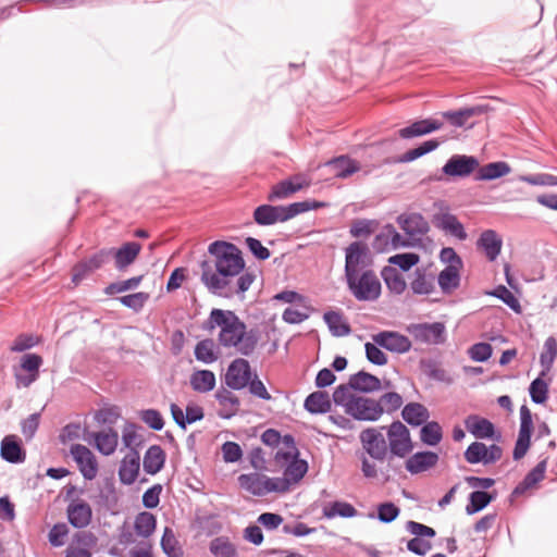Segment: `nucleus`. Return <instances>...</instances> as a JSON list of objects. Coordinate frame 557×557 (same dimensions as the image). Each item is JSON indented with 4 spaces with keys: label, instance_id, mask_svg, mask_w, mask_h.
Returning a JSON list of instances; mask_svg holds the SVG:
<instances>
[{
    "label": "nucleus",
    "instance_id": "obj_25",
    "mask_svg": "<svg viewBox=\"0 0 557 557\" xmlns=\"http://www.w3.org/2000/svg\"><path fill=\"white\" fill-rule=\"evenodd\" d=\"M140 456L136 449H131L129 453L122 459L119 468L120 481L125 485L133 484L139 473Z\"/></svg>",
    "mask_w": 557,
    "mask_h": 557
},
{
    "label": "nucleus",
    "instance_id": "obj_2",
    "mask_svg": "<svg viewBox=\"0 0 557 557\" xmlns=\"http://www.w3.org/2000/svg\"><path fill=\"white\" fill-rule=\"evenodd\" d=\"M219 327V344L224 348H235L243 356H250L256 350L259 335L256 330H247V325L231 310L212 309L205 329L212 331Z\"/></svg>",
    "mask_w": 557,
    "mask_h": 557
},
{
    "label": "nucleus",
    "instance_id": "obj_39",
    "mask_svg": "<svg viewBox=\"0 0 557 557\" xmlns=\"http://www.w3.org/2000/svg\"><path fill=\"white\" fill-rule=\"evenodd\" d=\"M95 446L104 456L113 454L117 446L119 435L113 429L104 432L92 433Z\"/></svg>",
    "mask_w": 557,
    "mask_h": 557
},
{
    "label": "nucleus",
    "instance_id": "obj_34",
    "mask_svg": "<svg viewBox=\"0 0 557 557\" xmlns=\"http://www.w3.org/2000/svg\"><path fill=\"white\" fill-rule=\"evenodd\" d=\"M304 408L313 414L326 413L332 408V401L326 392L317 391L306 397Z\"/></svg>",
    "mask_w": 557,
    "mask_h": 557
},
{
    "label": "nucleus",
    "instance_id": "obj_57",
    "mask_svg": "<svg viewBox=\"0 0 557 557\" xmlns=\"http://www.w3.org/2000/svg\"><path fill=\"white\" fill-rule=\"evenodd\" d=\"M381 404V408L383 409V413H392L397 411L404 404L403 396L396 392H387L383 394L379 400Z\"/></svg>",
    "mask_w": 557,
    "mask_h": 557
},
{
    "label": "nucleus",
    "instance_id": "obj_12",
    "mask_svg": "<svg viewBox=\"0 0 557 557\" xmlns=\"http://www.w3.org/2000/svg\"><path fill=\"white\" fill-rule=\"evenodd\" d=\"M369 249L361 242H354L345 249V276L370 270L368 267Z\"/></svg>",
    "mask_w": 557,
    "mask_h": 557
},
{
    "label": "nucleus",
    "instance_id": "obj_32",
    "mask_svg": "<svg viewBox=\"0 0 557 557\" xmlns=\"http://www.w3.org/2000/svg\"><path fill=\"white\" fill-rule=\"evenodd\" d=\"M215 398L222 407V409L219 411V416L221 418L231 419L237 413L239 408V399L231 391L226 388H220L215 393Z\"/></svg>",
    "mask_w": 557,
    "mask_h": 557
},
{
    "label": "nucleus",
    "instance_id": "obj_42",
    "mask_svg": "<svg viewBox=\"0 0 557 557\" xmlns=\"http://www.w3.org/2000/svg\"><path fill=\"white\" fill-rule=\"evenodd\" d=\"M410 288L416 295H430L434 292V277L424 270L417 269L414 278L410 282Z\"/></svg>",
    "mask_w": 557,
    "mask_h": 557
},
{
    "label": "nucleus",
    "instance_id": "obj_52",
    "mask_svg": "<svg viewBox=\"0 0 557 557\" xmlns=\"http://www.w3.org/2000/svg\"><path fill=\"white\" fill-rule=\"evenodd\" d=\"M209 550L214 557H237L235 546L225 536H219L210 542Z\"/></svg>",
    "mask_w": 557,
    "mask_h": 557
},
{
    "label": "nucleus",
    "instance_id": "obj_17",
    "mask_svg": "<svg viewBox=\"0 0 557 557\" xmlns=\"http://www.w3.org/2000/svg\"><path fill=\"white\" fill-rule=\"evenodd\" d=\"M479 160L473 156L454 154L442 168L444 174L453 177H467L476 168H479Z\"/></svg>",
    "mask_w": 557,
    "mask_h": 557
},
{
    "label": "nucleus",
    "instance_id": "obj_38",
    "mask_svg": "<svg viewBox=\"0 0 557 557\" xmlns=\"http://www.w3.org/2000/svg\"><path fill=\"white\" fill-rule=\"evenodd\" d=\"M547 460L540 461L513 490V495H522L525 491L533 487L544 479Z\"/></svg>",
    "mask_w": 557,
    "mask_h": 557
},
{
    "label": "nucleus",
    "instance_id": "obj_11",
    "mask_svg": "<svg viewBox=\"0 0 557 557\" xmlns=\"http://www.w3.org/2000/svg\"><path fill=\"white\" fill-rule=\"evenodd\" d=\"M376 399L358 396L349 407L348 416L358 421L375 422L383 416V409Z\"/></svg>",
    "mask_w": 557,
    "mask_h": 557
},
{
    "label": "nucleus",
    "instance_id": "obj_31",
    "mask_svg": "<svg viewBox=\"0 0 557 557\" xmlns=\"http://www.w3.org/2000/svg\"><path fill=\"white\" fill-rule=\"evenodd\" d=\"M503 240L493 230L481 233L478 239V247L481 248L490 261H494L500 253Z\"/></svg>",
    "mask_w": 557,
    "mask_h": 557
},
{
    "label": "nucleus",
    "instance_id": "obj_26",
    "mask_svg": "<svg viewBox=\"0 0 557 557\" xmlns=\"http://www.w3.org/2000/svg\"><path fill=\"white\" fill-rule=\"evenodd\" d=\"M443 123L434 119H424L416 121L410 125L403 127L398 131V135L403 139H412L423 135L431 134L435 131L441 129Z\"/></svg>",
    "mask_w": 557,
    "mask_h": 557
},
{
    "label": "nucleus",
    "instance_id": "obj_51",
    "mask_svg": "<svg viewBox=\"0 0 557 557\" xmlns=\"http://www.w3.org/2000/svg\"><path fill=\"white\" fill-rule=\"evenodd\" d=\"M557 356V341L554 336H549L544 342L543 351L540 355V363L543 368L542 375L548 372Z\"/></svg>",
    "mask_w": 557,
    "mask_h": 557
},
{
    "label": "nucleus",
    "instance_id": "obj_46",
    "mask_svg": "<svg viewBox=\"0 0 557 557\" xmlns=\"http://www.w3.org/2000/svg\"><path fill=\"white\" fill-rule=\"evenodd\" d=\"M495 499V494L485 491H474L469 495V502L466 506L467 515H474L483 510Z\"/></svg>",
    "mask_w": 557,
    "mask_h": 557
},
{
    "label": "nucleus",
    "instance_id": "obj_43",
    "mask_svg": "<svg viewBox=\"0 0 557 557\" xmlns=\"http://www.w3.org/2000/svg\"><path fill=\"white\" fill-rule=\"evenodd\" d=\"M195 358L206 364L213 363L218 360L219 354L215 343L211 338L198 342L195 346Z\"/></svg>",
    "mask_w": 557,
    "mask_h": 557
},
{
    "label": "nucleus",
    "instance_id": "obj_36",
    "mask_svg": "<svg viewBox=\"0 0 557 557\" xmlns=\"http://www.w3.org/2000/svg\"><path fill=\"white\" fill-rule=\"evenodd\" d=\"M165 454L159 445L150 446L144 456V470L148 474L158 473L164 466Z\"/></svg>",
    "mask_w": 557,
    "mask_h": 557
},
{
    "label": "nucleus",
    "instance_id": "obj_22",
    "mask_svg": "<svg viewBox=\"0 0 557 557\" xmlns=\"http://www.w3.org/2000/svg\"><path fill=\"white\" fill-rule=\"evenodd\" d=\"M0 457L9 463H23L26 451L22 441L16 435H5L0 443Z\"/></svg>",
    "mask_w": 557,
    "mask_h": 557
},
{
    "label": "nucleus",
    "instance_id": "obj_35",
    "mask_svg": "<svg viewBox=\"0 0 557 557\" xmlns=\"http://www.w3.org/2000/svg\"><path fill=\"white\" fill-rule=\"evenodd\" d=\"M511 172L510 165L505 161H496L484 164L479 168L475 180L476 181H493L503 177Z\"/></svg>",
    "mask_w": 557,
    "mask_h": 557
},
{
    "label": "nucleus",
    "instance_id": "obj_4",
    "mask_svg": "<svg viewBox=\"0 0 557 557\" xmlns=\"http://www.w3.org/2000/svg\"><path fill=\"white\" fill-rule=\"evenodd\" d=\"M347 288L358 301H375L380 298L382 285L373 270L345 276Z\"/></svg>",
    "mask_w": 557,
    "mask_h": 557
},
{
    "label": "nucleus",
    "instance_id": "obj_61",
    "mask_svg": "<svg viewBox=\"0 0 557 557\" xmlns=\"http://www.w3.org/2000/svg\"><path fill=\"white\" fill-rule=\"evenodd\" d=\"M488 295L494 296L500 299L504 304H506L510 309L516 312H519L521 307L519 300L515 297V295L504 285H499L494 288Z\"/></svg>",
    "mask_w": 557,
    "mask_h": 557
},
{
    "label": "nucleus",
    "instance_id": "obj_60",
    "mask_svg": "<svg viewBox=\"0 0 557 557\" xmlns=\"http://www.w3.org/2000/svg\"><path fill=\"white\" fill-rule=\"evenodd\" d=\"M40 339L38 336L33 334H20L10 346L12 352H23L39 344Z\"/></svg>",
    "mask_w": 557,
    "mask_h": 557
},
{
    "label": "nucleus",
    "instance_id": "obj_8",
    "mask_svg": "<svg viewBox=\"0 0 557 557\" xmlns=\"http://www.w3.org/2000/svg\"><path fill=\"white\" fill-rule=\"evenodd\" d=\"M407 332L417 343L425 345H442L446 342V326L442 322L411 323Z\"/></svg>",
    "mask_w": 557,
    "mask_h": 557
},
{
    "label": "nucleus",
    "instance_id": "obj_18",
    "mask_svg": "<svg viewBox=\"0 0 557 557\" xmlns=\"http://www.w3.org/2000/svg\"><path fill=\"white\" fill-rule=\"evenodd\" d=\"M71 455L78 466V469L86 480H92L98 472V463L95 455L89 448L82 444H74L71 447Z\"/></svg>",
    "mask_w": 557,
    "mask_h": 557
},
{
    "label": "nucleus",
    "instance_id": "obj_40",
    "mask_svg": "<svg viewBox=\"0 0 557 557\" xmlns=\"http://www.w3.org/2000/svg\"><path fill=\"white\" fill-rule=\"evenodd\" d=\"M189 383L195 392L208 393L215 387L216 380L212 371L197 370L190 375Z\"/></svg>",
    "mask_w": 557,
    "mask_h": 557
},
{
    "label": "nucleus",
    "instance_id": "obj_1",
    "mask_svg": "<svg viewBox=\"0 0 557 557\" xmlns=\"http://www.w3.org/2000/svg\"><path fill=\"white\" fill-rule=\"evenodd\" d=\"M211 257L200 263V281L212 295L232 298L247 292L256 275L243 273L245 261L240 249L224 240H215L208 247Z\"/></svg>",
    "mask_w": 557,
    "mask_h": 557
},
{
    "label": "nucleus",
    "instance_id": "obj_64",
    "mask_svg": "<svg viewBox=\"0 0 557 557\" xmlns=\"http://www.w3.org/2000/svg\"><path fill=\"white\" fill-rule=\"evenodd\" d=\"M148 298L149 295L147 293L138 292L119 297L117 299L123 306L133 309L134 311H139L145 306Z\"/></svg>",
    "mask_w": 557,
    "mask_h": 557
},
{
    "label": "nucleus",
    "instance_id": "obj_55",
    "mask_svg": "<svg viewBox=\"0 0 557 557\" xmlns=\"http://www.w3.org/2000/svg\"><path fill=\"white\" fill-rule=\"evenodd\" d=\"M161 547L168 557H183L184 552L175 537L174 532L170 528H165L161 537Z\"/></svg>",
    "mask_w": 557,
    "mask_h": 557
},
{
    "label": "nucleus",
    "instance_id": "obj_20",
    "mask_svg": "<svg viewBox=\"0 0 557 557\" xmlns=\"http://www.w3.org/2000/svg\"><path fill=\"white\" fill-rule=\"evenodd\" d=\"M400 228L412 239H420L429 233L430 225L421 213H403L396 219Z\"/></svg>",
    "mask_w": 557,
    "mask_h": 557
},
{
    "label": "nucleus",
    "instance_id": "obj_21",
    "mask_svg": "<svg viewBox=\"0 0 557 557\" xmlns=\"http://www.w3.org/2000/svg\"><path fill=\"white\" fill-rule=\"evenodd\" d=\"M66 516L72 527L84 529L91 522L92 510L88 503L83 499H76L67 505Z\"/></svg>",
    "mask_w": 557,
    "mask_h": 557
},
{
    "label": "nucleus",
    "instance_id": "obj_44",
    "mask_svg": "<svg viewBox=\"0 0 557 557\" xmlns=\"http://www.w3.org/2000/svg\"><path fill=\"white\" fill-rule=\"evenodd\" d=\"M381 275L387 286V288L396 294L400 295L405 292L407 284L403 274L393 267H384Z\"/></svg>",
    "mask_w": 557,
    "mask_h": 557
},
{
    "label": "nucleus",
    "instance_id": "obj_3",
    "mask_svg": "<svg viewBox=\"0 0 557 557\" xmlns=\"http://www.w3.org/2000/svg\"><path fill=\"white\" fill-rule=\"evenodd\" d=\"M324 206V202L317 200L293 202L287 206H274L271 203H264L258 206L253 210V220L258 225L269 226L289 221L301 213L308 212L310 210H317Z\"/></svg>",
    "mask_w": 557,
    "mask_h": 557
},
{
    "label": "nucleus",
    "instance_id": "obj_16",
    "mask_svg": "<svg viewBox=\"0 0 557 557\" xmlns=\"http://www.w3.org/2000/svg\"><path fill=\"white\" fill-rule=\"evenodd\" d=\"M251 379L250 364L246 359L237 358L231 362L225 374V383L232 389L246 387Z\"/></svg>",
    "mask_w": 557,
    "mask_h": 557
},
{
    "label": "nucleus",
    "instance_id": "obj_37",
    "mask_svg": "<svg viewBox=\"0 0 557 557\" xmlns=\"http://www.w3.org/2000/svg\"><path fill=\"white\" fill-rule=\"evenodd\" d=\"M308 471V462L304 459L296 458L286 465L283 478H275L276 480H284L286 483V491L289 490L293 483H298Z\"/></svg>",
    "mask_w": 557,
    "mask_h": 557
},
{
    "label": "nucleus",
    "instance_id": "obj_13",
    "mask_svg": "<svg viewBox=\"0 0 557 557\" xmlns=\"http://www.w3.org/2000/svg\"><path fill=\"white\" fill-rule=\"evenodd\" d=\"M412 245L411 240L405 238L392 224L383 226L380 233L376 234L373 242L374 249L379 251L396 250L399 248L411 247Z\"/></svg>",
    "mask_w": 557,
    "mask_h": 557
},
{
    "label": "nucleus",
    "instance_id": "obj_14",
    "mask_svg": "<svg viewBox=\"0 0 557 557\" xmlns=\"http://www.w3.org/2000/svg\"><path fill=\"white\" fill-rule=\"evenodd\" d=\"M308 185L309 182L305 176L300 174L294 175L273 185L267 196V199L270 202L288 199Z\"/></svg>",
    "mask_w": 557,
    "mask_h": 557
},
{
    "label": "nucleus",
    "instance_id": "obj_48",
    "mask_svg": "<svg viewBox=\"0 0 557 557\" xmlns=\"http://www.w3.org/2000/svg\"><path fill=\"white\" fill-rule=\"evenodd\" d=\"M357 513V509L351 504L339 500L333 502L323 508V516L327 519L335 517L352 518Z\"/></svg>",
    "mask_w": 557,
    "mask_h": 557
},
{
    "label": "nucleus",
    "instance_id": "obj_62",
    "mask_svg": "<svg viewBox=\"0 0 557 557\" xmlns=\"http://www.w3.org/2000/svg\"><path fill=\"white\" fill-rule=\"evenodd\" d=\"M420 258L417 253L405 252L389 257L391 264L399 267L403 271H408L419 262Z\"/></svg>",
    "mask_w": 557,
    "mask_h": 557
},
{
    "label": "nucleus",
    "instance_id": "obj_54",
    "mask_svg": "<svg viewBox=\"0 0 557 557\" xmlns=\"http://www.w3.org/2000/svg\"><path fill=\"white\" fill-rule=\"evenodd\" d=\"M440 146V143L436 139H430L413 149H409L404 154L399 157V162L408 163L412 162L429 152L434 151Z\"/></svg>",
    "mask_w": 557,
    "mask_h": 557
},
{
    "label": "nucleus",
    "instance_id": "obj_23",
    "mask_svg": "<svg viewBox=\"0 0 557 557\" xmlns=\"http://www.w3.org/2000/svg\"><path fill=\"white\" fill-rule=\"evenodd\" d=\"M432 222L435 227L459 240H465L468 237L462 223L459 222L456 215L449 212H440L434 214Z\"/></svg>",
    "mask_w": 557,
    "mask_h": 557
},
{
    "label": "nucleus",
    "instance_id": "obj_10",
    "mask_svg": "<svg viewBox=\"0 0 557 557\" xmlns=\"http://www.w3.org/2000/svg\"><path fill=\"white\" fill-rule=\"evenodd\" d=\"M463 457L471 465H492L502 459L503 448L496 444L486 446L484 443L476 441L467 447Z\"/></svg>",
    "mask_w": 557,
    "mask_h": 557
},
{
    "label": "nucleus",
    "instance_id": "obj_50",
    "mask_svg": "<svg viewBox=\"0 0 557 557\" xmlns=\"http://www.w3.org/2000/svg\"><path fill=\"white\" fill-rule=\"evenodd\" d=\"M443 438L442 426L436 421L425 422L420 430V440L429 446H436Z\"/></svg>",
    "mask_w": 557,
    "mask_h": 557
},
{
    "label": "nucleus",
    "instance_id": "obj_33",
    "mask_svg": "<svg viewBox=\"0 0 557 557\" xmlns=\"http://www.w3.org/2000/svg\"><path fill=\"white\" fill-rule=\"evenodd\" d=\"M403 419L411 426H420L428 422L430 412L420 403H409L401 410Z\"/></svg>",
    "mask_w": 557,
    "mask_h": 557
},
{
    "label": "nucleus",
    "instance_id": "obj_58",
    "mask_svg": "<svg viewBox=\"0 0 557 557\" xmlns=\"http://www.w3.org/2000/svg\"><path fill=\"white\" fill-rule=\"evenodd\" d=\"M531 400L537 405L547 400L548 385L542 377L533 380L529 387Z\"/></svg>",
    "mask_w": 557,
    "mask_h": 557
},
{
    "label": "nucleus",
    "instance_id": "obj_24",
    "mask_svg": "<svg viewBox=\"0 0 557 557\" xmlns=\"http://www.w3.org/2000/svg\"><path fill=\"white\" fill-rule=\"evenodd\" d=\"M350 387L354 391L362 392V393H373L383 388L381 380L366 371H359L349 377ZM391 386V382L386 381L384 384V388Z\"/></svg>",
    "mask_w": 557,
    "mask_h": 557
},
{
    "label": "nucleus",
    "instance_id": "obj_30",
    "mask_svg": "<svg viewBox=\"0 0 557 557\" xmlns=\"http://www.w3.org/2000/svg\"><path fill=\"white\" fill-rule=\"evenodd\" d=\"M141 250V245L137 242H127L119 249H113L112 257L115 261V268L119 271L125 270L137 258Z\"/></svg>",
    "mask_w": 557,
    "mask_h": 557
},
{
    "label": "nucleus",
    "instance_id": "obj_47",
    "mask_svg": "<svg viewBox=\"0 0 557 557\" xmlns=\"http://www.w3.org/2000/svg\"><path fill=\"white\" fill-rule=\"evenodd\" d=\"M157 519L149 511L139 512L134 522V529L138 536L149 537L156 530Z\"/></svg>",
    "mask_w": 557,
    "mask_h": 557
},
{
    "label": "nucleus",
    "instance_id": "obj_56",
    "mask_svg": "<svg viewBox=\"0 0 557 557\" xmlns=\"http://www.w3.org/2000/svg\"><path fill=\"white\" fill-rule=\"evenodd\" d=\"M399 508L392 502H385L377 506V513H370V518L376 517L382 523H391L399 516Z\"/></svg>",
    "mask_w": 557,
    "mask_h": 557
},
{
    "label": "nucleus",
    "instance_id": "obj_45",
    "mask_svg": "<svg viewBox=\"0 0 557 557\" xmlns=\"http://www.w3.org/2000/svg\"><path fill=\"white\" fill-rule=\"evenodd\" d=\"M323 319L333 336H346L351 331L349 324L343 319L339 312L326 311Z\"/></svg>",
    "mask_w": 557,
    "mask_h": 557
},
{
    "label": "nucleus",
    "instance_id": "obj_5",
    "mask_svg": "<svg viewBox=\"0 0 557 557\" xmlns=\"http://www.w3.org/2000/svg\"><path fill=\"white\" fill-rule=\"evenodd\" d=\"M237 480L242 488L256 496H264L272 492L284 493L287 486L284 480L268 478L257 472L240 474Z\"/></svg>",
    "mask_w": 557,
    "mask_h": 557
},
{
    "label": "nucleus",
    "instance_id": "obj_53",
    "mask_svg": "<svg viewBox=\"0 0 557 557\" xmlns=\"http://www.w3.org/2000/svg\"><path fill=\"white\" fill-rule=\"evenodd\" d=\"M351 389L350 381H348L347 384L336 386L332 395L334 404L343 407L346 413L349 411V407L354 404V400L358 397L351 394Z\"/></svg>",
    "mask_w": 557,
    "mask_h": 557
},
{
    "label": "nucleus",
    "instance_id": "obj_6",
    "mask_svg": "<svg viewBox=\"0 0 557 557\" xmlns=\"http://www.w3.org/2000/svg\"><path fill=\"white\" fill-rule=\"evenodd\" d=\"M381 430H386L389 453L397 455L398 458H405L412 451L410 431L403 422L396 420L388 426H381Z\"/></svg>",
    "mask_w": 557,
    "mask_h": 557
},
{
    "label": "nucleus",
    "instance_id": "obj_7",
    "mask_svg": "<svg viewBox=\"0 0 557 557\" xmlns=\"http://www.w3.org/2000/svg\"><path fill=\"white\" fill-rule=\"evenodd\" d=\"M42 363L41 356L33 352L24 354L20 359L18 367L14 368L16 387L27 388L35 383L39 377Z\"/></svg>",
    "mask_w": 557,
    "mask_h": 557
},
{
    "label": "nucleus",
    "instance_id": "obj_63",
    "mask_svg": "<svg viewBox=\"0 0 557 557\" xmlns=\"http://www.w3.org/2000/svg\"><path fill=\"white\" fill-rule=\"evenodd\" d=\"M122 441L125 447L135 449L143 443L141 436L137 434V425L135 423H126L122 432Z\"/></svg>",
    "mask_w": 557,
    "mask_h": 557
},
{
    "label": "nucleus",
    "instance_id": "obj_59",
    "mask_svg": "<svg viewBox=\"0 0 557 557\" xmlns=\"http://www.w3.org/2000/svg\"><path fill=\"white\" fill-rule=\"evenodd\" d=\"M141 280H143V276L139 275V276L131 277L125 281L111 283L104 288V294L112 296L114 294L124 293L126 290L135 289L138 287Z\"/></svg>",
    "mask_w": 557,
    "mask_h": 557
},
{
    "label": "nucleus",
    "instance_id": "obj_49",
    "mask_svg": "<svg viewBox=\"0 0 557 557\" xmlns=\"http://www.w3.org/2000/svg\"><path fill=\"white\" fill-rule=\"evenodd\" d=\"M283 446L285 449H278L274 456L275 461L281 466L288 465L299 456L293 435L286 434L283 436Z\"/></svg>",
    "mask_w": 557,
    "mask_h": 557
},
{
    "label": "nucleus",
    "instance_id": "obj_27",
    "mask_svg": "<svg viewBox=\"0 0 557 557\" xmlns=\"http://www.w3.org/2000/svg\"><path fill=\"white\" fill-rule=\"evenodd\" d=\"M438 459V455L434 451H418L406 460V470L411 474H418L433 468Z\"/></svg>",
    "mask_w": 557,
    "mask_h": 557
},
{
    "label": "nucleus",
    "instance_id": "obj_19",
    "mask_svg": "<svg viewBox=\"0 0 557 557\" xmlns=\"http://www.w3.org/2000/svg\"><path fill=\"white\" fill-rule=\"evenodd\" d=\"M467 431L478 440L499 441L502 434L496 431L494 424L486 418L470 414L465 419Z\"/></svg>",
    "mask_w": 557,
    "mask_h": 557
},
{
    "label": "nucleus",
    "instance_id": "obj_41",
    "mask_svg": "<svg viewBox=\"0 0 557 557\" xmlns=\"http://www.w3.org/2000/svg\"><path fill=\"white\" fill-rule=\"evenodd\" d=\"M461 268L446 267L442 270L437 277V283L444 294H450L460 285V271Z\"/></svg>",
    "mask_w": 557,
    "mask_h": 557
},
{
    "label": "nucleus",
    "instance_id": "obj_29",
    "mask_svg": "<svg viewBox=\"0 0 557 557\" xmlns=\"http://www.w3.org/2000/svg\"><path fill=\"white\" fill-rule=\"evenodd\" d=\"M324 166L338 178H346L360 170L359 163L347 156L333 158L326 161Z\"/></svg>",
    "mask_w": 557,
    "mask_h": 557
},
{
    "label": "nucleus",
    "instance_id": "obj_9",
    "mask_svg": "<svg viewBox=\"0 0 557 557\" xmlns=\"http://www.w3.org/2000/svg\"><path fill=\"white\" fill-rule=\"evenodd\" d=\"M381 431V428H367L359 435L363 450L377 461H384L389 451L387 442Z\"/></svg>",
    "mask_w": 557,
    "mask_h": 557
},
{
    "label": "nucleus",
    "instance_id": "obj_15",
    "mask_svg": "<svg viewBox=\"0 0 557 557\" xmlns=\"http://www.w3.org/2000/svg\"><path fill=\"white\" fill-rule=\"evenodd\" d=\"M372 341L391 352L406 354L411 349V341L396 331H381L372 335Z\"/></svg>",
    "mask_w": 557,
    "mask_h": 557
},
{
    "label": "nucleus",
    "instance_id": "obj_28",
    "mask_svg": "<svg viewBox=\"0 0 557 557\" xmlns=\"http://www.w3.org/2000/svg\"><path fill=\"white\" fill-rule=\"evenodd\" d=\"M421 372L430 380L451 385L455 382L454 376L443 369L440 362L431 358H422L419 361Z\"/></svg>",
    "mask_w": 557,
    "mask_h": 557
}]
</instances>
